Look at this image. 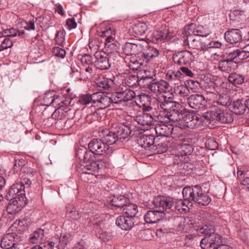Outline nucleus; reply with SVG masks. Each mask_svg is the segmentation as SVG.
<instances>
[{"label":"nucleus","instance_id":"obj_1","mask_svg":"<svg viewBox=\"0 0 249 249\" xmlns=\"http://www.w3.org/2000/svg\"><path fill=\"white\" fill-rule=\"evenodd\" d=\"M232 121L233 119L230 114L225 113L218 108L213 107L210 111L204 113L202 116L187 111L181 123L187 127L193 129L201 125L214 124L216 122L229 123Z\"/></svg>","mask_w":249,"mask_h":249},{"label":"nucleus","instance_id":"obj_2","mask_svg":"<svg viewBox=\"0 0 249 249\" xmlns=\"http://www.w3.org/2000/svg\"><path fill=\"white\" fill-rule=\"evenodd\" d=\"M76 156L81 160L83 174L93 175L102 165V161L96 160L95 155L90 150L88 151L85 147L78 148L75 153Z\"/></svg>","mask_w":249,"mask_h":249},{"label":"nucleus","instance_id":"obj_3","mask_svg":"<svg viewBox=\"0 0 249 249\" xmlns=\"http://www.w3.org/2000/svg\"><path fill=\"white\" fill-rule=\"evenodd\" d=\"M197 233L204 235V237L200 240V245L203 249H207L212 245L219 244L221 242L222 236L215 232V228L213 225H204L197 230Z\"/></svg>","mask_w":249,"mask_h":249},{"label":"nucleus","instance_id":"obj_4","mask_svg":"<svg viewBox=\"0 0 249 249\" xmlns=\"http://www.w3.org/2000/svg\"><path fill=\"white\" fill-rule=\"evenodd\" d=\"M193 148L190 144L183 143L178 145L176 150L175 155L173 158L174 164L179 165L181 168L186 169L193 165L189 163V155L193 152Z\"/></svg>","mask_w":249,"mask_h":249},{"label":"nucleus","instance_id":"obj_5","mask_svg":"<svg viewBox=\"0 0 249 249\" xmlns=\"http://www.w3.org/2000/svg\"><path fill=\"white\" fill-rule=\"evenodd\" d=\"M153 210L148 211L144 215L145 221L149 224L159 222L164 217V212L171 208L174 203H152Z\"/></svg>","mask_w":249,"mask_h":249},{"label":"nucleus","instance_id":"obj_6","mask_svg":"<svg viewBox=\"0 0 249 249\" xmlns=\"http://www.w3.org/2000/svg\"><path fill=\"white\" fill-rule=\"evenodd\" d=\"M94 55L95 58L94 65L97 69L101 70H108L112 65V59L114 61H116V62H113L115 64L121 58L119 53L117 52L108 54L103 51H98L95 52Z\"/></svg>","mask_w":249,"mask_h":249},{"label":"nucleus","instance_id":"obj_7","mask_svg":"<svg viewBox=\"0 0 249 249\" xmlns=\"http://www.w3.org/2000/svg\"><path fill=\"white\" fill-rule=\"evenodd\" d=\"M52 106L56 109L52 115L55 119H61L64 116V113L68 110L67 107L70 103L69 99H67L63 95H54L52 100Z\"/></svg>","mask_w":249,"mask_h":249},{"label":"nucleus","instance_id":"obj_8","mask_svg":"<svg viewBox=\"0 0 249 249\" xmlns=\"http://www.w3.org/2000/svg\"><path fill=\"white\" fill-rule=\"evenodd\" d=\"M157 122H164V119L161 114L154 115L152 117L151 115L147 113H141L136 116L135 121L141 125L139 128L144 131L151 129L153 126V120Z\"/></svg>","mask_w":249,"mask_h":249},{"label":"nucleus","instance_id":"obj_9","mask_svg":"<svg viewBox=\"0 0 249 249\" xmlns=\"http://www.w3.org/2000/svg\"><path fill=\"white\" fill-rule=\"evenodd\" d=\"M22 186L19 182L13 184L5 196V199L10 202H26L27 199L25 196V190H23Z\"/></svg>","mask_w":249,"mask_h":249},{"label":"nucleus","instance_id":"obj_10","mask_svg":"<svg viewBox=\"0 0 249 249\" xmlns=\"http://www.w3.org/2000/svg\"><path fill=\"white\" fill-rule=\"evenodd\" d=\"M88 148L97 155L105 156L112 153V150L102 139H93L88 144Z\"/></svg>","mask_w":249,"mask_h":249},{"label":"nucleus","instance_id":"obj_11","mask_svg":"<svg viewBox=\"0 0 249 249\" xmlns=\"http://www.w3.org/2000/svg\"><path fill=\"white\" fill-rule=\"evenodd\" d=\"M159 50L155 47L147 45L145 48L143 47V50L141 53L139 60L137 62L141 66H145L151 60L158 57Z\"/></svg>","mask_w":249,"mask_h":249},{"label":"nucleus","instance_id":"obj_12","mask_svg":"<svg viewBox=\"0 0 249 249\" xmlns=\"http://www.w3.org/2000/svg\"><path fill=\"white\" fill-rule=\"evenodd\" d=\"M186 112V110L182 109L181 105L179 103H177V105H175L170 111L165 113V116L163 117L164 120V122L167 121L166 119L174 122L178 121L182 122Z\"/></svg>","mask_w":249,"mask_h":249},{"label":"nucleus","instance_id":"obj_13","mask_svg":"<svg viewBox=\"0 0 249 249\" xmlns=\"http://www.w3.org/2000/svg\"><path fill=\"white\" fill-rule=\"evenodd\" d=\"M187 104L196 111L203 110L207 107V101L202 94H195L190 95L187 98Z\"/></svg>","mask_w":249,"mask_h":249},{"label":"nucleus","instance_id":"obj_14","mask_svg":"<svg viewBox=\"0 0 249 249\" xmlns=\"http://www.w3.org/2000/svg\"><path fill=\"white\" fill-rule=\"evenodd\" d=\"M173 60L177 65H189L194 61V56L190 51L183 50L173 54Z\"/></svg>","mask_w":249,"mask_h":249},{"label":"nucleus","instance_id":"obj_15","mask_svg":"<svg viewBox=\"0 0 249 249\" xmlns=\"http://www.w3.org/2000/svg\"><path fill=\"white\" fill-rule=\"evenodd\" d=\"M16 234V232L9 231L5 234L1 240L0 247L3 249H9L21 241L24 237Z\"/></svg>","mask_w":249,"mask_h":249},{"label":"nucleus","instance_id":"obj_16","mask_svg":"<svg viewBox=\"0 0 249 249\" xmlns=\"http://www.w3.org/2000/svg\"><path fill=\"white\" fill-rule=\"evenodd\" d=\"M177 103L176 102L172 101L170 97H167L166 96L159 97L156 100L157 109L160 112L158 115L160 114L161 116L164 117L165 113L170 111L175 105H177Z\"/></svg>","mask_w":249,"mask_h":249},{"label":"nucleus","instance_id":"obj_17","mask_svg":"<svg viewBox=\"0 0 249 249\" xmlns=\"http://www.w3.org/2000/svg\"><path fill=\"white\" fill-rule=\"evenodd\" d=\"M106 209H112L113 207H123V212L127 216L134 218L138 212V206L135 203H104Z\"/></svg>","mask_w":249,"mask_h":249},{"label":"nucleus","instance_id":"obj_18","mask_svg":"<svg viewBox=\"0 0 249 249\" xmlns=\"http://www.w3.org/2000/svg\"><path fill=\"white\" fill-rule=\"evenodd\" d=\"M172 33L169 31V28L162 26L159 30L155 31L151 35L152 41L155 43L167 41L173 38Z\"/></svg>","mask_w":249,"mask_h":249},{"label":"nucleus","instance_id":"obj_19","mask_svg":"<svg viewBox=\"0 0 249 249\" xmlns=\"http://www.w3.org/2000/svg\"><path fill=\"white\" fill-rule=\"evenodd\" d=\"M122 50L126 55H141L143 50V45L139 42H126L123 45Z\"/></svg>","mask_w":249,"mask_h":249},{"label":"nucleus","instance_id":"obj_20","mask_svg":"<svg viewBox=\"0 0 249 249\" xmlns=\"http://www.w3.org/2000/svg\"><path fill=\"white\" fill-rule=\"evenodd\" d=\"M114 131L118 141L127 138L131 133L132 130L129 125H124L121 124H114L111 128Z\"/></svg>","mask_w":249,"mask_h":249},{"label":"nucleus","instance_id":"obj_21","mask_svg":"<svg viewBox=\"0 0 249 249\" xmlns=\"http://www.w3.org/2000/svg\"><path fill=\"white\" fill-rule=\"evenodd\" d=\"M156 124H154L151 129H153L157 137H168L172 134L173 131V127L172 125H168L163 124V122H158Z\"/></svg>","mask_w":249,"mask_h":249},{"label":"nucleus","instance_id":"obj_22","mask_svg":"<svg viewBox=\"0 0 249 249\" xmlns=\"http://www.w3.org/2000/svg\"><path fill=\"white\" fill-rule=\"evenodd\" d=\"M171 89L168 83L163 80H157L155 79L151 85L150 90L155 93H162L169 92Z\"/></svg>","mask_w":249,"mask_h":249},{"label":"nucleus","instance_id":"obj_23","mask_svg":"<svg viewBox=\"0 0 249 249\" xmlns=\"http://www.w3.org/2000/svg\"><path fill=\"white\" fill-rule=\"evenodd\" d=\"M201 188L196 185L194 188L187 186L184 187L182 191L183 197L185 200L191 202L192 201H195L197 194H201Z\"/></svg>","mask_w":249,"mask_h":249},{"label":"nucleus","instance_id":"obj_24","mask_svg":"<svg viewBox=\"0 0 249 249\" xmlns=\"http://www.w3.org/2000/svg\"><path fill=\"white\" fill-rule=\"evenodd\" d=\"M224 38L228 43H236L242 40V32L239 29H231L225 33Z\"/></svg>","mask_w":249,"mask_h":249},{"label":"nucleus","instance_id":"obj_25","mask_svg":"<svg viewBox=\"0 0 249 249\" xmlns=\"http://www.w3.org/2000/svg\"><path fill=\"white\" fill-rule=\"evenodd\" d=\"M134 218L124 215L118 217L116 220V224L123 230H129L134 226Z\"/></svg>","mask_w":249,"mask_h":249},{"label":"nucleus","instance_id":"obj_26","mask_svg":"<svg viewBox=\"0 0 249 249\" xmlns=\"http://www.w3.org/2000/svg\"><path fill=\"white\" fill-rule=\"evenodd\" d=\"M231 100L230 97L227 94H220L217 97V100L216 102H213V107H212L211 109L213 107H217L223 110L225 113H229L231 116L232 117V114L230 112L224 111L223 109L219 107H216L217 105H221L223 107H228L231 105ZM233 118V117H232ZM233 119V118H232Z\"/></svg>","mask_w":249,"mask_h":249},{"label":"nucleus","instance_id":"obj_27","mask_svg":"<svg viewBox=\"0 0 249 249\" xmlns=\"http://www.w3.org/2000/svg\"><path fill=\"white\" fill-rule=\"evenodd\" d=\"M26 222L24 219L17 220L9 229V231L16 232V234L23 235V232L25 231L27 227L26 225Z\"/></svg>","mask_w":249,"mask_h":249},{"label":"nucleus","instance_id":"obj_28","mask_svg":"<svg viewBox=\"0 0 249 249\" xmlns=\"http://www.w3.org/2000/svg\"><path fill=\"white\" fill-rule=\"evenodd\" d=\"M231 111L236 114H243L247 108L246 100L244 101L238 100L233 102L232 104H231Z\"/></svg>","mask_w":249,"mask_h":249},{"label":"nucleus","instance_id":"obj_29","mask_svg":"<svg viewBox=\"0 0 249 249\" xmlns=\"http://www.w3.org/2000/svg\"><path fill=\"white\" fill-rule=\"evenodd\" d=\"M155 138L153 135H143L141 136L137 140L138 143L140 146L144 148H148L154 144Z\"/></svg>","mask_w":249,"mask_h":249},{"label":"nucleus","instance_id":"obj_30","mask_svg":"<svg viewBox=\"0 0 249 249\" xmlns=\"http://www.w3.org/2000/svg\"><path fill=\"white\" fill-rule=\"evenodd\" d=\"M117 137L114 131L111 129L110 131L106 130L103 131L102 140L109 146L118 141Z\"/></svg>","mask_w":249,"mask_h":249},{"label":"nucleus","instance_id":"obj_31","mask_svg":"<svg viewBox=\"0 0 249 249\" xmlns=\"http://www.w3.org/2000/svg\"><path fill=\"white\" fill-rule=\"evenodd\" d=\"M96 84L98 88V90L104 91V90H107L112 87L114 84V82L113 80L111 78L103 77L98 80Z\"/></svg>","mask_w":249,"mask_h":249},{"label":"nucleus","instance_id":"obj_32","mask_svg":"<svg viewBox=\"0 0 249 249\" xmlns=\"http://www.w3.org/2000/svg\"><path fill=\"white\" fill-rule=\"evenodd\" d=\"M44 237V231L42 229H39L35 231L30 234L28 241L32 244L40 243Z\"/></svg>","mask_w":249,"mask_h":249},{"label":"nucleus","instance_id":"obj_33","mask_svg":"<svg viewBox=\"0 0 249 249\" xmlns=\"http://www.w3.org/2000/svg\"><path fill=\"white\" fill-rule=\"evenodd\" d=\"M245 76L236 72H232L229 74L228 77L229 82L232 85L237 86L244 83L245 81Z\"/></svg>","mask_w":249,"mask_h":249},{"label":"nucleus","instance_id":"obj_34","mask_svg":"<svg viewBox=\"0 0 249 249\" xmlns=\"http://www.w3.org/2000/svg\"><path fill=\"white\" fill-rule=\"evenodd\" d=\"M71 239L72 234L70 232L61 234L59 237V243L57 245L58 249H64Z\"/></svg>","mask_w":249,"mask_h":249},{"label":"nucleus","instance_id":"obj_35","mask_svg":"<svg viewBox=\"0 0 249 249\" xmlns=\"http://www.w3.org/2000/svg\"><path fill=\"white\" fill-rule=\"evenodd\" d=\"M110 98L111 105L113 107L118 108L121 107V105L124 103L121 96L120 90L114 92L112 94Z\"/></svg>","mask_w":249,"mask_h":249},{"label":"nucleus","instance_id":"obj_36","mask_svg":"<svg viewBox=\"0 0 249 249\" xmlns=\"http://www.w3.org/2000/svg\"><path fill=\"white\" fill-rule=\"evenodd\" d=\"M174 90L175 94L180 97H186L188 96L190 93V91L185 83L184 85L181 84L175 86Z\"/></svg>","mask_w":249,"mask_h":249},{"label":"nucleus","instance_id":"obj_37","mask_svg":"<svg viewBox=\"0 0 249 249\" xmlns=\"http://www.w3.org/2000/svg\"><path fill=\"white\" fill-rule=\"evenodd\" d=\"M234 62L230 61L227 59L220 60L218 62V67L222 71H230L233 69Z\"/></svg>","mask_w":249,"mask_h":249},{"label":"nucleus","instance_id":"obj_38","mask_svg":"<svg viewBox=\"0 0 249 249\" xmlns=\"http://www.w3.org/2000/svg\"><path fill=\"white\" fill-rule=\"evenodd\" d=\"M27 203H8L6 211L9 214H13L18 213Z\"/></svg>","mask_w":249,"mask_h":249},{"label":"nucleus","instance_id":"obj_39","mask_svg":"<svg viewBox=\"0 0 249 249\" xmlns=\"http://www.w3.org/2000/svg\"><path fill=\"white\" fill-rule=\"evenodd\" d=\"M205 44L202 42L201 39L198 37L193 39L190 42V48L201 50L205 53L206 47Z\"/></svg>","mask_w":249,"mask_h":249},{"label":"nucleus","instance_id":"obj_40","mask_svg":"<svg viewBox=\"0 0 249 249\" xmlns=\"http://www.w3.org/2000/svg\"><path fill=\"white\" fill-rule=\"evenodd\" d=\"M148 29L147 25L144 22H139L135 24L133 27V31L137 36H142L144 34Z\"/></svg>","mask_w":249,"mask_h":249},{"label":"nucleus","instance_id":"obj_41","mask_svg":"<svg viewBox=\"0 0 249 249\" xmlns=\"http://www.w3.org/2000/svg\"><path fill=\"white\" fill-rule=\"evenodd\" d=\"M121 96L124 102H126L131 100L135 97V93L132 90L128 89H122L120 90Z\"/></svg>","mask_w":249,"mask_h":249},{"label":"nucleus","instance_id":"obj_42","mask_svg":"<svg viewBox=\"0 0 249 249\" xmlns=\"http://www.w3.org/2000/svg\"><path fill=\"white\" fill-rule=\"evenodd\" d=\"M197 25L195 23H190L185 26L182 32L183 36L188 37L194 35H196V29Z\"/></svg>","mask_w":249,"mask_h":249},{"label":"nucleus","instance_id":"obj_43","mask_svg":"<svg viewBox=\"0 0 249 249\" xmlns=\"http://www.w3.org/2000/svg\"><path fill=\"white\" fill-rule=\"evenodd\" d=\"M201 235V234L197 235L195 234H188L184 237V246L189 247L191 245L197 243L198 241L200 240L198 238Z\"/></svg>","mask_w":249,"mask_h":249},{"label":"nucleus","instance_id":"obj_44","mask_svg":"<svg viewBox=\"0 0 249 249\" xmlns=\"http://www.w3.org/2000/svg\"><path fill=\"white\" fill-rule=\"evenodd\" d=\"M27 172V177L28 178H25L22 181L19 182V184L22 185V188L23 190H25V189H27L30 187L32 182L29 178L32 177L33 175V170L31 168H26V170H24V172Z\"/></svg>","mask_w":249,"mask_h":249},{"label":"nucleus","instance_id":"obj_45","mask_svg":"<svg viewBox=\"0 0 249 249\" xmlns=\"http://www.w3.org/2000/svg\"><path fill=\"white\" fill-rule=\"evenodd\" d=\"M139 77L138 74H131L128 75L125 79V83L129 87H133L136 86L137 85H139Z\"/></svg>","mask_w":249,"mask_h":249},{"label":"nucleus","instance_id":"obj_46","mask_svg":"<svg viewBox=\"0 0 249 249\" xmlns=\"http://www.w3.org/2000/svg\"><path fill=\"white\" fill-rule=\"evenodd\" d=\"M111 104L109 97L103 93V96H102V98L100 99L96 107L100 109H104L111 106Z\"/></svg>","mask_w":249,"mask_h":249},{"label":"nucleus","instance_id":"obj_47","mask_svg":"<svg viewBox=\"0 0 249 249\" xmlns=\"http://www.w3.org/2000/svg\"><path fill=\"white\" fill-rule=\"evenodd\" d=\"M156 79L154 77L139 78V85L143 88H147L150 90L151 85Z\"/></svg>","mask_w":249,"mask_h":249},{"label":"nucleus","instance_id":"obj_48","mask_svg":"<svg viewBox=\"0 0 249 249\" xmlns=\"http://www.w3.org/2000/svg\"><path fill=\"white\" fill-rule=\"evenodd\" d=\"M193 206V203H174L172 204L171 208L173 206L175 207V208L178 210L180 213H186L189 211V207Z\"/></svg>","mask_w":249,"mask_h":249},{"label":"nucleus","instance_id":"obj_49","mask_svg":"<svg viewBox=\"0 0 249 249\" xmlns=\"http://www.w3.org/2000/svg\"><path fill=\"white\" fill-rule=\"evenodd\" d=\"M185 84L188 89H191L193 91H196L201 87L199 82L194 80H187L185 82Z\"/></svg>","mask_w":249,"mask_h":249},{"label":"nucleus","instance_id":"obj_50","mask_svg":"<svg viewBox=\"0 0 249 249\" xmlns=\"http://www.w3.org/2000/svg\"><path fill=\"white\" fill-rule=\"evenodd\" d=\"M54 243L52 241L41 242L39 245L34 246L30 249H53Z\"/></svg>","mask_w":249,"mask_h":249},{"label":"nucleus","instance_id":"obj_51","mask_svg":"<svg viewBox=\"0 0 249 249\" xmlns=\"http://www.w3.org/2000/svg\"><path fill=\"white\" fill-rule=\"evenodd\" d=\"M98 35L101 37H106V40L108 42H111L113 39L112 36V30L110 27H107L105 30L99 32Z\"/></svg>","mask_w":249,"mask_h":249},{"label":"nucleus","instance_id":"obj_52","mask_svg":"<svg viewBox=\"0 0 249 249\" xmlns=\"http://www.w3.org/2000/svg\"><path fill=\"white\" fill-rule=\"evenodd\" d=\"M65 33L63 31H57L55 36L56 43L60 46H63L65 41Z\"/></svg>","mask_w":249,"mask_h":249},{"label":"nucleus","instance_id":"obj_53","mask_svg":"<svg viewBox=\"0 0 249 249\" xmlns=\"http://www.w3.org/2000/svg\"><path fill=\"white\" fill-rule=\"evenodd\" d=\"M180 78H181V73L178 71L168 72L165 75V79L170 81L178 80Z\"/></svg>","mask_w":249,"mask_h":249},{"label":"nucleus","instance_id":"obj_54","mask_svg":"<svg viewBox=\"0 0 249 249\" xmlns=\"http://www.w3.org/2000/svg\"><path fill=\"white\" fill-rule=\"evenodd\" d=\"M201 194H197L195 202H211V198L207 194H204L201 190Z\"/></svg>","mask_w":249,"mask_h":249},{"label":"nucleus","instance_id":"obj_55","mask_svg":"<svg viewBox=\"0 0 249 249\" xmlns=\"http://www.w3.org/2000/svg\"><path fill=\"white\" fill-rule=\"evenodd\" d=\"M154 147H156L155 150L157 153H162L165 152L168 148V144L167 142H162L158 144H156L153 146Z\"/></svg>","mask_w":249,"mask_h":249},{"label":"nucleus","instance_id":"obj_56","mask_svg":"<svg viewBox=\"0 0 249 249\" xmlns=\"http://www.w3.org/2000/svg\"><path fill=\"white\" fill-rule=\"evenodd\" d=\"M206 148L210 150H216L218 144L213 139H209L205 143Z\"/></svg>","mask_w":249,"mask_h":249},{"label":"nucleus","instance_id":"obj_57","mask_svg":"<svg viewBox=\"0 0 249 249\" xmlns=\"http://www.w3.org/2000/svg\"><path fill=\"white\" fill-rule=\"evenodd\" d=\"M103 94V92H95L91 95L90 94V99L91 103H92L94 106L96 107L98 103H99L100 99L101 98H102Z\"/></svg>","mask_w":249,"mask_h":249},{"label":"nucleus","instance_id":"obj_58","mask_svg":"<svg viewBox=\"0 0 249 249\" xmlns=\"http://www.w3.org/2000/svg\"><path fill=\"white\" fill-rule=\"evenodd\" d=\"M81 62L83 65H92L94 62L92 57L89 54H85L82 56L81 59Z\"/></svg>","mask_w":249,"mask_h":249},{"label":"nucleus","instance_id":"obj_59","mask_svg":"<svg viewBox=\"0 0 249 249\" xmlns=\"http://www.w3.org/2000/svg\"><path fill=\"white\" fill-rule=\"evenodd\" d=\"M12 41L8 37H6L1 42V44L0 46V51H2L8 48H10L12 47Z\"/></svg>","mask_w":249,"mask_h":249},{"label":"nucleus","instance_id":"obj_60","mask_svg":"<svg viewBox=\"0 0 249 249\" xmlns=\"http://www.w3.org/2000/svg\"><path fill=\"white\" fill-rule=\"evenodd\" d=\"M52 99H53V92H49L45 94L43 98L44 103L42 104V105L47 107L52 106Z\"/></svg>","mask_w":249,"mask_h":249},{"label":"nucleus","instance_id":"obj_61","mask_svg":"<svg viewBox=\"0 0 249 249\" xmlns=\"http://www.w3.org/2000/svg\"><path fill=\"white\" fill-rule=\"evenodd\" d=\"M209 32L202 26H197L196 31V36H207L209 35Z\"/></svg>","mask_w":249,"mask_h":249},{"label":"nucleus","instance_id":"obj_62","mask_svg":"<svg viewBox=\"0 0 249 249\" xmlns=\"http://www.w3.org/2000/svg\"><path fill=\"white\" fill-rule=\"evenodd\" d=\"M178 71L181 73V78H182V76H186L190 77H193L194 76V73L193 71L186 67H181Z\"/></svg>","mask_w":249,"mask_h":249},{"label":"nucleus","instance_id":"obj_63","mask_svg":"<svg viewBox=\"0 0 249 249\" xmlns=\"http://www.w3.org/2000/svg\"><path fill=\"white\" fill-rule=\"evenodd\" d=\"M53 53L54 55L61 58H64L66 55L65 50L58 47H53Z\"/></svg>","mask_w":249,"mask_h":249},{"label":"nucleus","instance_id":"obj_64","mask_svg":"<svg viewBox=\"0 0 249 249\" xmlns=\"http://www.w3.org/2000/svg\"><path fill=\"white\" fill-rule=\"evenodd\" d=\"M238 49L234 50L227 54V58L228 60L234 62V64L237 63L236 61H238Z\"/></svg>","mask_w":249,"mask_h":249}]
</instances>
